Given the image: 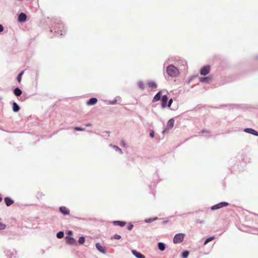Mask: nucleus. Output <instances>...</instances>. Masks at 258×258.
<instances>
[{
  "instance_id": "f257e3e1",
  "label": "nucleus",
  "mask_w": 258,
  "mask_h": 258,
  "mask_svg": "<svg viewBox=\"0 0 258 258\" xmlns=\"http://www.w3.org/2000/svg\"><path fill=\"white\" fill-rule=\"evenodd\" d=\"M168 75L172 77H177L179 74V70L173 65H169L166 68Z\"/></svg>"
},
{
  "instance_id": "f03ea898",
  "label": "nucleus",
  "mask_w": 258,
  "mask_h": 258,
  "mask_svg": "<svg viewBox=\"0 0 258 258\" xmlns=\"http://www.w3.org/2000/svg\"><path fill=\"white\" fill-rule=\"evenodd\" d=\"M54 30L55 32H57L58 34H60V35H63L66 32L64 25L62 23H57L56 24L54 27Z\"/></svg>"
},
{
  "instance_id": "7ed1b4c3",
  "label": "nucleus",
  "mask_w": 258,
  "mask_h": 258,
  "mask_svg": "<svg viewBox=\"0 0 258 258\" xmlns=\"http://www.w3.org/2000/svg\"><path fill=\"white\" fill-rule=\"evenodd\" d=\"M184 235L181 233H178L175 235L173 238V242L174 243H179L182 242Z\"/></svg>"
},
{
  "instance_id": "20e7f679",
  "label": "nucleus",
  "mask_w": 258,
  "mask_h": 258,
  "mask_svg": "<svg viewBox=\"0 0 258 258\" xmlns=\"http://www.w3.org/2000/svg\"><path fill=\"white\" fill-rule=\"evenodd\" d=\"M211 68L210 66H205L200 70V74L203 76H206L210 72Z\"/></svg>"
},
{
  "instance_id": "39448f33",
  "label": "nucleus",
  "mask_w": 258,
  "mask_h": 258,
  "mask_svg": "<svg viewBox=\"0 0 258 258\" xmlns=\"http://www.w3.org/2000/svg\"><path fill=\"white\" fill-rule=\"evenodd\" d=\"M228 205V203L227 202H221L217 205L213 206L211 208V210H217V209H220L222 207H226Z\"/></svg>"
},
{
  "instance_id": "423d86ee",
  "label": "nucleus",
  "mask_w": 258,
  "mask_h": 258,
  "mask_svg": "<svg viewBox=\"0 0 258 258\" xmlns=\"http://www.w3.org/2000/svg\"><path fill=\"white\" fill-rule=\"evenodd\" d=\"M66 239L67 243L69 245H76L77 244L76 240L72 237L66 236Z\"/></svg>"
},
{
  "instance_id": "0eeeda50",
  "label": "nucleus",
  "mask_w": 258,
  "mask_h": 258,
  "mask_svg": "<svg viewBox=\"0 0 258 258\" xmlns=\"http://www.w3.org/2000/svg\"><path fill=\"white\" fill-rule=\"evenodd\" d=\"M174 119L171 118V119H169L167 122V127L163 131V133L167 131V130L172 128L174 126Z\"/></svg>"
},
{
  "instance_id": "6e6552de",
  "label": "nucleus",
  "mask_w": 258,
  "mask_h": 258,
  "mask_svg": "<svg viewBox=\"0 0 258 258\" xmlns=\"http://www.w3.org/2000/svg\"><path fill=\"white\" fill-rule=\"evenodd\" d=\"M59 211L63 215H68L70 214V210L67 207L62 206L59 208Z\"/></svg>"
},
{
  "instance_id": "1a4fd4ad",
  "label": "nucleus",
  "mask_w": 258,
  "mask_h": 258,
  "mask_svg": "<svg viewBox=\"0 0 258 258\" xmlns=\"http://www.w3.org/2000/svg\"><path fill=\"white\" fill-rule=\"evenodd\" d=\"M168 98L167 95H163L161 99V105L162 108H165L167 106V102Z\"/></svg>"
},
{
  "instance_id": "9d476101",
  "label": "nucleus",
  "mask_w": 258,
  "mask_h": 258,
  "mask_svg": "<svg viewBox=\"0 0 258 258\" xmlns=\"http://www.w3.org/2000/svg\"><path fill=\"white\" fill-rule=\"evenodd\" d=\"M244 131L246 133L251 134L255 136H258V132H256V131L254 130L253 129L250 128H247L244 129Z\"/></svg>"
},
{
  "instance_id": "9b49d317",
  "label": "nucleus",
  "mask_w": 258,
  "mask_h": 258,
  "mask_svg": "<svg viewBox=\"0 0 258 258\" xmlns=\"http://www.w3.org/2000/svg\"><path fill=\"white\" fill-rule=\"evenodd\" d=\"M96 248L101 252L103 253H105L106 251L105 248L99 243H97L96 244Z\"/></svg>"
},
{
  "instance_id": "f8f14e48",
  "label": "nucleus",
  "mask_w": 258,
  "mask_h": 258,
  "mask_svg": "<svg viewBox=\"0 0 258 258\" xmlns=\"http://www.w3.org/2000/svg\"><path fill=\"white\" fill-rule=\"evenodd\" d=\"M199 80L201 82L208 83L212 80V78L210 77H201L199 78Z\"/></svg>"
},
{
  "instance_id": "ddd939ff",
  "label": "nucleus",
  "mask_w": 258,
  "mask_h": 258,
  "mask_svg": "<svg viewBox=\"0 0 258 258\" xmlns=\"http://www.w3.org/2000/svg\"><path fill=\"white\" fill-rule=\"evenodd\" d=\"M26 15L24 13H21L18 17V20L20 22H24L26 20Z\"/></svg>"
},
{
  "instance_id": "4468645a",
  "label": "nucleus",
  "mask_w": 258,
  "mask_h": 258,
  "mask_svg": "<svg viewBox=\"0 0 258 258\" xmlns=\"http://www.w3.org/2000/svg\"><path fill=\"white\" fill-rule=\"evenodd\" d=\"M133 254L135 255L137 258H145V256L141 253L140 252H139L135 250H133L132 251Z\"/></svg>"
},
{
  "instance_id": "2eb2a0df",
  "label": "nucleus",
  "mask_w": 258,
  "mask_h": 258,
  "mask_svg": "<svg viewBox=\"0 0 258 258\" xmlns=\"http://www.w3.org/2000/svg\"><path fill=\"white\" fill-rule=\"evenodd\" d=\"M5 203L7 206H10L12 204L14 203V201L12 200L9 197H6L4 199Z\"/></svg>"
},
{
  "instance_id": "dca6fc26",
  "label": "nucleus",
  "mask_w": 258,
  "mask_h": 258,
  "mask_svg": "<svg viewBox=\"0 0 258 258\" xmlns=\"http://www.w3.org/2000/svg\"><path fill=\"white\" fill-rule=\"evenodd\" d=\"M97 102V99L96 98H92L87 102L88 105H93L95 104Z\"/></svg>"
},
{
  "instance_id": "f3484780",
  "label": "nucleus",
  "mask_w": 258,
  "mask_h": 258,
  "mask_svg": "<svg viewBox=\"0 0 258 258\" xmlns=\"http://www.w3.org/2000/svg\"><path fill=\"white\" fill-rule=\"evenodd\" d=\"M161 91H159L158 93H157L155 96L154 97L153 99V102H156L159 101L161 98Z\"/></svg>"
},
{
  "instance_id": "a211bd4d",
  "label": "nucleus",
  "mask_w": 258,
  "mask_h": 258,
  "mask_svg": "<svg viewBox=\"0 0 258 258\" xmlns=\"http://www.w3.org/2000/svg\"><path fill=\"white\" fill-rule=\"evenodd\" d=\"M113 223L115 225L119 226L120 227H123V226H124L126 224V222H125L119 221H114L113 222Z\"/></svg>"
},
{
  "instance_id": "6ab92c4d",
  "label": "nucleus",
  "mask_w": 258,
  "mask_h": 258,
  "mask_svg": "<svg viewBox=\"0 0 258 258\" xmlns=\"http://www.w3.org/2000/svg\"><path fill=\"white\" fill-rule=\"evenodd\" d=\"M20 110V107L16 102L13 103V110L14 112H18Z\"/></svg>"
},
{
  "instance_id": "aec40b11",
  "label": "nucleus",
  "mask_w": 258,
  "mask_h": 258,
  "mask_svg": "<svg viewBox=\"0 0 258 258\" xmlns=\"http://www.w3.org/2000/svg\"><path fill=\"white\" fill-rule=\"evenodd\" d=\"M14 93L17 96H19L22 94V91L18 88L14 89Z\"/></svg>"
},
{
  "instance_id": "412c9836",
  "label": "nucleus",
  "mask_w": 258,
  "mask_h": 258,
  "mask_svg": "<svg viewBox=\"0 0 258 258\" xmlns=\"http://www.w3.org/2000/svg\"><path fill=\"white\" fill-rule=\"evenodd\" d=\"M148 85L149 87L152 88H157V85L156 84L152 81L149 82L148 83Z\"/></svg>"
},
{
  "instance_id": "4be33fe9",
  "label": "nucleus",
  "mask_w": 258,
  "mask_h": 258,
  "mask_svg": "<svg viewBox=\"0 0 258 258\" xmlns=\"http://www.w3.org/2000/svg\"><path fill=\"white\" fill-rule=\"evenodd\" d=\"M158 248L160 250L163 251L165 249V244L162 242H159L158 243Z\"/></svg>"
},
{
  "instance_id": "5701e85b",
  "label": "nucleus",
  "mask_w": 258,
  "mask_h": 258,
  "mask_svg": "<svg viewBox=\"0 0 258 258\" xmlns=\"http://www.w3.org/2000/svg\"><path fill=\"white\" fill-rule=\"evenodd\" d=\"M24 71H22L21 72L19 75L18 76H17V81L19 83H20L21 81V79H22V76L23 75V74H24Z\"/></svg>"
},
{
  "instance_id": "b1692460",
  "label": "nucleus",
  "mask_w": 258,
  "mask_h": 258,
  "mask_svg": "<svg viewBox=\"0 0 258 258\" xmlns=\"http://www.w3.org/2000/svg\"><path fill=\"white\" fill-rule=\"evenodd\" d=\"M138 86L140 89H141L142 90L144 89V84L143 82L139 81L138 83Z\"/></svg>"
},
{
  "instance_id": "393cba45",
  "label": "nucleus",
  "mask_w": 258,
  "mask_h": 258,
  "mask_svg": "<svg viewBox=\"0 0 258 258\" xmlns=\"http://www.w3.org/2000/svg\"><path fill=\"white\" fill-rule=\"evenodd\" d=\"M214 238H215L214 236H211V237H210L208 238L205 241L204 245H206L208 242H209L210 241L213 240Z\"/></svg>"
},
{
  "instance_id": "a878e982",
  "label": "nucleus",
  "mask_w": 258,
  "mask_h": 258,
  "mask_svg": "<svg viewBox=\"0 0 258 258\" xmlns=\"http://www.w3.org/2000/svg\"><path fill=\"white\" fill-rule=\"evenodd\" d=\"M64 236V233L62 231H59L56 234V237L58 238H62Z\"/></svg>"
},
{
  "instance_id": "bb28decb",
  "label": "nucleus",
  "mask_w": 258,
  "mask_h": 258,
  "mask_svg": "<svg viewBox=\"0 0 258 258\" xmlns=\"http://www.w3.org/2000/svg\"><path fill=\"white\" fill-rule=\"evenodd\" d=\"M85 238L83 236H81L79 238L78 242L80 244H83L85 242Z\"/></svg>"
},
{
  "instance_id": "cd10ccee",
  "label": "nucleus",
  "mask_w": 258,
  "mask_h": 258,
  "mask_svg": "<svg viewBox=\"0 0 258 258\" xmlns=\"http://www.w3.org/2000/svg\"><path fill=\"white\" fill-rule=\"evenodd\" d=\"M189 254V252L188 251H184L182 252V256L183 258H186Z\"/></svg>"
},
{
  "instance_id": "c85d7f7f",
  "label": "nucleus",
  "mask_w": 258,
  "mask_h": 258,
  "mask_svg": "<svg viewBox=\"0 0 258 258\" xmlns=\"http://www.w3.org/2000/svg\"><path fill=\"white\" fill-rule=\"evenodd\" d=\"M7 226L5 224L0 222V230L6 229Z\"/></svg>"
},
{
  "instance_id": "c756f323",
  "label": "nucleus",
  "mask_w": 258,
  "mask_h": 258,
  "mask_svg": "<svg viewBox=\"0 0 258 258\" xmlns=\"http://www.w3.org/2000/svg\"><path fill=\"white\" fill-rule=\"evenodd\" d=\"M74 130L78 131H85V128L84 127H75Z\"/></svg>"
},
{
  "instance_id": "7c9ffc66",
  "label": "nucleus",
  "mask_w": 258,
  "mask_h": 258,
  "mask_svg": "<svg viewBox=\"0 0 258 258\" xmlns=\"http://www.w3.org/2000/svg\"><path fill=\"white\" fill-rule=\"evenodd\" d=\"M113 148H115L117 151H119L120 153H122L121 150L117 146H113Z\"/></svg>"
},
{
  "instance_id": "2f4dec72",
  "label": "nucleus",
  "mask_w": 258,
  "mask_h": 258,
  "mask_svg": "<svg viewBox=\"0 0 258 258\" xmlns=\"http://www.w3.org/2000/svg\"><path fill=\"white\" fill-rule=\"evenodd\" d=\"M113 237L115 239H119L121 238V236L118 234H115L113 236Z\"/></svg>"
},
{
  "instance_id": "473e14b6",
  "label": "nucleus",
  "mask_w": 258,
  "mask_h": 258,
  "mask_svg": "<svg viewBox=\"0 0 258 258\" xmlns=\"http://www.w3.org/2000/svg\"><path fill=\"white\" fill-rule=\"evenodd\" d=\"M172 102H173V100H172V99H170L169 100V101H168V104H167L168 107H170V106H171V104H172Z\"/></svg>"
},
{
  "instance_id": "72a5a7b5",
  "label": "nucleus",
  "mask_w": 258,
  "mask_h": 258,
  "mask_svg": "<svg viewBox=\"0 0 258 258\" xmlns=\"http://www.w3.org/2000/svg\"><path fill=\"white\" fill-rule=\"evenodd\" d=\"M156 219H157V218H155L153 220H151V219H149L146 220V222H148V223H149V222H151V221H154V220H155Z\"/></svg>"
},
{
  "instance_id": "f704fd0d",
  "label": "nucleus",
  "mask_w": 258,
  "mask_h": 258,
  "mask_svg": "<svg viewBox=\"0 0 258 258\" xmlns=\"http://www.w3.org/2000/svg\"><path fill=\"white\" fill-rule=\"evenodd\" d=\"M150 136L151 138H153L154 137V132L153 131L151 132Z\"/></svg>"
},
{
  "instance_id": "c9c22d12",
  "label": "nucleus",
  "mask_w": 258,
  "mask_h": 258,
  "mask_svg": "<svg viewBox=\"0 0 258 258\" xmlns=\"http://www.w3.org/2000/svg\"><path fill=\"white\" fill-rule=\"evenodd\" d=\"M133 228V225L131 224L130 225H129V226H128L127 229H128V230H132V228Z\"/></svg>"
},
{
  "instance_id": "e433bc0d",
  "label": "nucleus",
  "mask_w": 258,
  "mask_h": 258,
  "mask_svg": "<svg viewBox=\"0 0 258 258\" xmlns=\"http://www.w3.org/2000/svg\"><path fill=\"white\" fill-rule=\"evenodd\" d=\"M121 145L123 147H125L126 146V144H125V143L124 141H122L121 142Z\"/></svg>"
},
{
  "instance_id": "4c0bfd02",
  "label": "nucleus",
  "mask_w": 258,
  "mask_h": 258,
  "mask_svg": "<svg viewBox=\"0 0 258 258\" xmlns=\"http://www.w3.org/2000/svg\"><path fill=\"white\" fill-rule=\"evenodd\" d=\"M3 27L2 25L0 24V32H2L3 31Z\"/></svg>"
},
{
  "instance_id": "58836bf2",
  "label": "nucleus",
  "mask_w": 258,
  "mask_h": 258,
  "mask_svg": "<svg viewBox=\"0 0 258 258\" xmlns=\"http://www.w3.org/2000/svg\"><path fill=\"white\" fill-rule=\"evenodd\" d=\"M73 234V232L72 231H68V234L69 235H72Z\"/></svg>"
},
{
  "instance_id": "ea45409f",
  "label": "nucleus",
  "mask_w": 258,
  "mask_h": 258,
  "mask_svg": "<svg viewBox=\"0 0 258 258\" xmlns=\"http://www.w3.org/2000/svg\"><path fill=\"white\" fill-rule=\"evenodd\" d=\"M91 124L90 123H88L86 125V126H91Z\"/></svg>"
},
{
  "instance_id": "a19ab883",
  "label": "nucleus",
  "mask_w": 258,
  "mask_h": 258,
  "mask_svg": "<svg viewBox=\"0 0 258 258\" xmlns=\"http://www.w3.org/2000/svg\"><path fill=\"white\" fill-rule=\"evenodd\" d=\"M2 201V198L0 197V202Z\"/></svg>"
}]
</instances>
